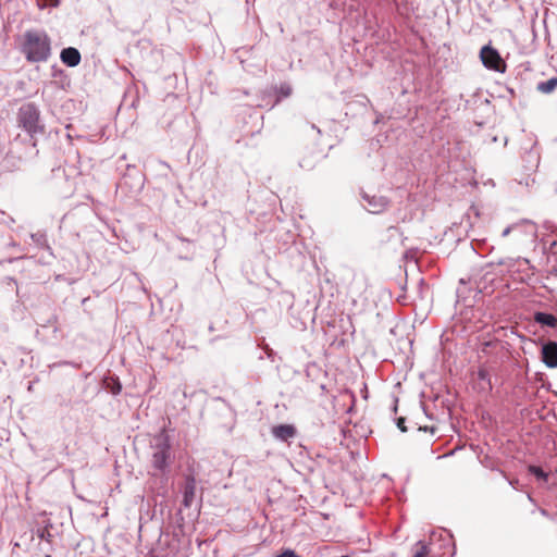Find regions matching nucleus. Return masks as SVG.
Listing matches in <instances>:
<instances>
[{
  "instance_id": "obj_1",
  "label": "nucleus",
  "mask_w": 557,
  "mask_h": 557,
  "mask_svg": "<svg viewBox=\"0 0 557 557\" xmlns=\"http://www.w3.org/2000/svg\"><path fill=\"white\" fill-rule=\"evenodd\" d=\"M21 52L28 62H45L51 54V40L44 30H26L22 36Z\"/></svg>"
},
{
  "instance_id": "obj_2",
  "label": "nucleus",
  "mask_w": 557,
  "mask_h": 557,
  "mask_svg": "<svg viewBox=\"0 0 557 557\" xmlns=\"http://www.w3.org/2000/svg\"><path fill=\"white\" fill-rule=\"evenodd\" d=\"M151 448V466L154 470L153 474H165L173 459L169 436L163 432L156 436Z\"/></svg>"
},
{
  "instance_id": "obj_3",
  "label": "nucleus",
  "mask_w": 557,
  "mask_h": 557,
  "mask_svg": "<svg viewBox=\"0 0 557 557\" xmlns=\"http://www.w3.org/2000/svg\"><path fill=\"white\" fill-rule=\"evenodd\" d=\"M18 122L30 135L42 131L39 124V110L33 103H27L20 108Z\"/></svg>"
},
{
  "instance_id": "obj_4",
  "label": "nucleus",
  "mask_w": 557,
  "mask_h": 557,
  "mask_svg": "<svg viewBox=\"0 0 557 557\" xmlns=\"http://www.w3.org/2000/svg\"><path fill=\"white\" fill-rule=\"evenodd\" d=\"M480 59L483 65L488 70H493L499 73H504L506 71L505 61L498 51L491 46L482 47L480 51Z\"/></svg>"
},
{
  "instance_id": "obj_5",
  "label": "nucleus",
  "mask_w": 557,
  "mask_h": 557,
  "mask_svg": "<svg viewBox=\"0 0 557 557\" xmlns=\"http://www.w3.org/2000/svg\"><path fill=\"white\" fill-rule=\"evenodd\" d=\"M361 197L367 202V205H364V208L370 213L379 214V213L383 212L387 208L388 201H387V199L385 197L375 196V195L374 196H370L367 193H363L361 195Z\"/></svg>"
},
{
  "instance_id": "obj_6",
  "label": "nucleus",
  "mask_w": 557,
  "mask_h": 557,
  "mask_svg": "<svg viewBox=\"0 0 557 557\" xmlns=\"http://www.w3.org/2000/svg\"><path fill=\"white\" fill-rule=\"evenodd\" d=\"M542 360L548 368L557 367V344L555 342L543 345Z\"/></svg>"
},
{
  "instance_id": "obj_7",
  "label": "nucleus",
  "mask_w": 557,
  "mask_h": 557,
  "mask_svg": "<svg viewBox=\"0 0 557 557\" xmlns=\"http://www.w3.org/2000/svg\"><path fill=\"white\" fill-rule=\"evenodd\" d=\"M272 434L276 440L287 442L295 437L296 429L292 424H280L272 428Z\"/></svg>"
},
{
  "instance_id": "obj_8",
  "label": "nucleus",
  "mask_w": 557,
  "mask_h": 557,
  "mask_svg": "<svg viewBox=\"0 0 557 557\" xmlns=\"http://www.w3.org/2000/svg\"><path fill=\"white\" fill-rule=\"evenodd\" d=\"M61 61L67 66H76L81 62V53L76 48L69 47L64 48L60 54Z\"/></svg>"
},
{
  "instance_id": "obj_9",
  "label": "nucleus",
  "mask_w": 557,
  "mask_h": 557,
  "mask_svg": "<svg viewBox=\"0 0 557 557\" xmlns=\"http://www.w3.org/2000/svg\"><path fill=\"white\" fill-rule=\"evenodd\" d=\"M535 321L543 324V325H547L549 327H556L557 326V318L553 314H549V313H544V312H537L535 314Z\"/></svg>"
},
{
  "instance_id": "obj_10",
  "label": "nucleus",
  "mask_w": 557,
  "mask_h": 557,
  "mask_svg": "<svg viewBox=\"0 0 557 557\" xmlns=\"http://www.w3.org/2000/svg\"><path fill=\"white\" fill-rule=\"evenodd\" d=\"M366 282L361 275H354L352 283L349 287V293L351 295H360L364 289Z\"/></svg>"
},
{
  "instance_id": "obj_11",
  "label": "nucleus",
  "mask_w": 557,
  "mask_h": 557,
  "mask_svg": "<svg viewBox=\"0 0 557 557\" xmlns=\"http://www.w3.org/2000/svg\"><path fill=\"white\" fill-rule=\"evenodd\" d=\"M194 496H195V481L189 480L186 483V486L184 490V504L186 507H189L191 505Z\"/></svg>"
},
{
  "instance_id": "obj_12",
  "label": "nucleus",
  "mask_w": 557,
  "mask_h": 557,
  "mask_svg": "<svg viewBox=\"0 0 557 557\" xmlns=\"http://www.w3.org/2000/svg\"><path fill=\"white\" fill-rule=\"evenodd\" d=\"M557 87V77H552L546 82H541L537 84V90L543 94H550Z\"/></svg>"
},
{
  "instance_id": "obj_13",
  "label": "nucleus",
  "mask_w": 557,
  "mask_h": 557,
  "mask_svg": "<svg viewBox=\"0 0 557 557\" xmlns=\"http://www.w3.org/2000/svg\"><path fill=\"white\" fill-rule=\"evenodd\" d=\"M417 549L413 554V557H426L429 555V547L422 541L417 543Z\"/></svg>"
},
{
  "instance_id": "obj_14",
  "label": "nucleus",
  "mask_w": 557,
  "mask_h": 557,
  "mask_svg": "<svg viewBox=\"0 0 557 557\" xmlns=\"http://www.w3.org/2000/svg\"><path fill=\"white\" fill-rule=\"evenodd\" d=\"M529 471L534 474L537 479L546 480L547 474L539 467L536 466H530Z\"/></svg>"
},
{
  "instance_id": "obj_15",
  "label": "nucleus",
  "mask_w": 557,
  "mask_h": 557,
  "mask_svg": "<svg viewBox=\"0 0 557 557\" xmlns=\"http://www.w3.org/2000/svg\"><path fill=\"white\" fill-rule=\"evenodd\" d=\"M37 2L40 9L47 7L57 8L60 4V0H37Z\"/></svg>"
},
{
  "instance_id": "obj_16",
  "label": "nucleus",
  "mask_w": 557,
  "mask_h": 557,
  "mask_svg": "<svg viewBox=\"0 0 557 557\" xmlns=\"http://www.w3.org/2000/svg\"><path fill=\"white\" fill-rule=\"evenodd\" d=\"M292 94V87L289 85H281L280 95L283 97H288Z\"/></svg>"
},
{
  "instance_id": "obj_17",
  "label": "nucleus",
  "mask_w": 557,
  "mask_h": 557,
  "mask_svg": "<svg viewBox=\"0 0 557 557\" xmlns=\"http://www.w3.org/2000/svg\"><path fill=\"white\" fill-rule=\"evenodd\" d=\"M276 557H299L294 550L286 549L282 554L277 555Z\"/></svg>"
},
{
  "instance_id": "obj_18",
  "label": "nucleus",
  "mask_w": 557,
  "mask_h": 557,
  "mask_svg": "<svg viewBox=\"0 0 557 557\" xmlns=\"http://www.w3.org/2000/svg\"><path fill=\"white\" fill-rule=\"evenodd\" d=\"M397 426L399 428V430L401 432H406L407 431V428L405 426V418H399L397 420Z\"/></svg>"
},
{
  "instance_id": "obj_19",
  "label": "nucleus",
  "mask_w": 557,
  "mask_h": 557,
  "mask_svg": "<svg viewBox=\"0 0 557 557\" xmlns=\"http://www.w3.org/2000/svg\"><path fill=\"white\" fill-rule=\"evenodd\" d=\"M515 227H516V226H513V225H512V226H508V227H506V228L503 231L502 236H503V237L508 236V235H509V233H510Z\"/></svg>"
},
{
  "instance_id": "obj_20",
  "label": "nucleus",
  "mask_w": 557,
  "mask_h": 557,
  "mask_svg": "<svg viewBox=\"0 0 557 557\" xmlns=\"http://www.w3.org/2000/svg\"><path fill=\"white\" fill-rule=\"evenodd\" d=\"M479 375L482 380H484L486 377V373L484 371H480L479 372Z\"/></svg>"
},
{
  "instance_id": "obj_21",
  "label": "nucleus",
  "mask_w": 557,
  "mask_h": 557,
  "mask_svg": "<svg viewBox=\"0 0 557 557\" xmlns=\"http://www.w3.org/2000/svg\"><path fill=\"white\" fill-rule=\"evenodd\" d=\"M45 557H51L50 555H46Z\"/></svg>"
}]
</instances>
